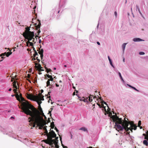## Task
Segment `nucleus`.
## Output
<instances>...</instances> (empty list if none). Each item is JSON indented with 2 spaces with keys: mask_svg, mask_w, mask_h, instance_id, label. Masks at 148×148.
Wrapping results in <instances>:
<instances>
[{
  "mask_svg": "<svg viewBox=\"0 0 148 148\" xmlns=\"http://www.w3.org/2000/svg\"><path fill=\"white\" fill-rule=\"evenodd\" d=\"M23 112L27 115H29L31 117L29 118L30 120L29 122L30 123L29 125H31L32 123L31 121H34L37 127H39L40 129H42L44 126L46 124L45 121L44 120L43 117L40 116V113L39 111L32 105H31L28 103L24 102L23 104Z\"/></svg>",
  "mask_w": 148,
  "mask_h": 148,
  "instance_id": "nucleus-1",
  "label": "nucleus"
},
{
  "mask_svg": "<svg viewBox=\"0 0 148 148\" xmlns=\"http://www.w3.org/2000/svg\"><path fill=\"white\" fill-rule=\"evenodd\" d=\"M115 115L113 116L112 117V119L113 122H115L114 128H116V130H123L124 129L127 132L126 134H129L130 132L128 131L130 129L128 128H126L124 121L122 120L121 118H119L115 113Z\"/></svg>",
  "mask_w": 148,
  "mask_h": 148,
  "instance_id": "nucleus-2",
  "label": "nucleus"
},
{
  "mask_svg": "<svg viewBox=\"0 0 148 148\" xmlns=\"http://www.w3.org/2000/svg\"><path fill=\"white\" fill-rule=\"evenodd\" d=\"M26 29L28 32L23 33V36L27 39L29 41H31L34 36V34L33 32L29 31L30 29L28 27H26Z\"/></svg>",
  "mask_w": 148,
  "mask_h": 148,
  "instance_id": "nucleus-3",
  "label": "nucleus"
},
{
  "mask_svg": "<svg viewBox=\"0 0 148 148\" xmlns=\"http://www.w3.org/2000/svg\"><path fill=\"white\" fill-rule=\"evenodd\" d=\"M56 136V134L53 130H51L49 132V134L47 136V139L52 145V147H54V145H53L54 141L53 139H52V138H55Z\"/></svg>",
  "mask_w": 148,
  "mask_h": 148,
  "instance_id": "nucleus-4",
  "label": "nucleus"
},
{
  "mask_svg": "<svg viewBox=\"0 0 148 148\" xmlns=\"http://www.w3.org/2000/svg\"><path fill=\"white\" fill-rule=\"evenodd\" d=\"M125 119L126 118H125L124 119V121L126 128H129V130H130L132 132V130L133 129V126L134 125V122L132 121H127L128 120V119L127 118V120H126Z\"/></svg>",
  "mask_w": 148,
  "mask_h": 148,
  "instance_id": "nucleus-5",
  "label": "nucleus"
},
{
  "mask_svg": "<svg viewBox=\"0 0 148 148\" xmlns=\"http://www.w3.org/2000/svg\"><path fill=\"white\" fill-rule=\"evenodd\" d=\"M27 97L28 99L33 101H36L39 98L38 96L33 95L32 94H28Z\"/></svg>",
  "mask_w": 148,
  "mask_h": 148,
  "instance_id": "nucleus-6",
  "label": "nucleus"
},
{
  "mask_svg": "<svg viewBox=\"0 0 148 148\" xmlns=\"http://www.w3.org/2000/svg\"><path fill=\"white\" fill-rule=\"evenodd\" d=\"M38 24L37 25L36 23H34V25L35 26L36 30H37V32L38 33V35L40 32V30H38V29H39L40 27L41 24L40 21L39 19H38Z\"/></svg>",
  "mask_w": 148,
  "mask_h": 148,
  "instance_id": "nucleus-7",
  "label": "nucleus"
},
{
  "mask_svg": "<svg viewBox=\"0 0 148 148\" xmlns=\"http://www.w3.org/2000/svg\"><path fill=\"white\" fill-rule=\"evenodd\" d=\"M14 51L15 49H9L7 50L8 52H6L4 53H3L0 54V56H10L12 54V51Z\"/></svg>",
  "mask_w": 148,
  "mask_h": 148,
  "instance_id": "nucleus-8",
  "label": "nucleus"
},
{
  "mask_svg": "<svg viewBox=\"0 0 148 148\" xmlns=\"http://www.w3.org/2000/svg\"><path fill=\"white\" fill-rule=\"evenodd\" d=\"M20 98H21V101H22V102L21 103V106H22V108H21V109L23 110V111H22L23 112V109H22V108L23 107V103L24 102H25V103H28V104H29L30 105H32L31 104H30L29 103V102L28 101H26L25 99H24V98L23 97H22V95L21 94H20Z\"/></svg>",
  "mask_w": 148,
  "mask_h": 148,
  "instance_id": "nucleus-9",
  "label": "nucleus"
},
{
  "mask_svg": "<svg viewBox=\"0 0 148 148\" xmlns=\"http://www.w3.org/2000/svg\"><path fill=\"white\" fill-rule=\"evenodd\" d=\"M16 89H16V88L14 89L13 90V91H14V93L16 94V99L18 100L19 101H20V97H19V95H18V94L17 93V92H16V91H17Z\"/></svg>",
  "mask_w": 148,
  "mask_h": 148,
  "instance_id": "nucleus-10",
  "label": "nucleus"
},
{
  "mask_svg": "<svg viewBox=\"0 0 148 148\" xmlns=\"http://www.w3.org/2000/svg\"><path fill=\"white\" fill-rule=\"evenodd\" d=\"M133 41L135 42H139L140 41H144V40L140 38H135L133 39Z\"/></svg>",
  "mask_w": 148,
  "mask_h": 148,
  "instance_id": "nucleus-11",
  "label": "nucleus"
},
{
  "mask_svg": "<svg viewBox=\"0 0 148 148\" xmlns=\"http://www.w3.org/2000/svg\"><path fill=\"white\" fill-rule=\"evenodd\" d=\"M37 62V61H35V62H34V63H35L36 65L35 67L36 69H37V70H38L39 69H40V68H42V67L41 66L40 64H38V66H37V65L38 64L36 62Z\"/></svg>",
  "mask_w": 148,
  "mask_h": 148,
  "instance_id": "nucleus-12",
  "label": "nucleus"
},
{
  "mask_svg": "<svg viewBox=\"0 0 148 148\" xmlns=\"http://www.w3.org/2000/svg\"><path fill=\"white\" fill-rule=\"evenodd\" d=\"M38 109L39 110H38V111H39L40 113V115H41V114L44 115V113L43 112V111L42 110V109L40 105L38 106Z\"/></svg>",
  "mask_w": 148,
  "mask_h": 148,
  "instance_id": "nucleus-13",
  "label": "nucleus"
},
{
  "mask_svg": "<svg viewBox=\"0 0 148 148\" xmlns=\"http://www.w3.org/2000/svg\"><path fill=\"white\" fill-rule=\"evenodd\" d=\"M93 96L94 99L96 98V96H93V95H90V96H89L88 97V98H89L88 100H89V101L90 102H91L92 101V97H93Z\"/></svg>",
  "mask_w": 148,
  "mask_h": 148,
  "instance_id": "nucleus-14",
  "label": "nucleus"
},
{
  "mask_svg": "<svg viewBox=\"0 0 148 148\" xmlns=\"http://www.w3.org/2000/svg\"><path fill=\"white\" fill-rule=\"evenodd\" d=\"M36 56H33V57L32 58V60H37V61H38V62H40V59L38 58V57H36Z\"/></svg>",
  "mask_w": 148,
  "mask_h": 148,
  "instance_id": "nucleus-15",
  "label": "nucleus"
},
{
  "mask_svg": "<svg viewBox=\"0 0 148 148\" xmlns=\"http://www.w3.org/2000/svg\"><path fill=\"white\" fill-rule=\"evenodd\" d=\"M38 53L40 55V56H43V49H39V50H38Z\"/></svg>",
  "mask_w": 148,
  "mask_h": 148,
  "instance_id": "nucleus-16",
  "label": "nucleus"
},
{
  "mask_svg": "<svg viewBox=\"0 0 148 148\" xmlns=\"http://www.w3.org/2000/svg\"><path fill=\"white\" fill-rule=\"evenodd\" d=\"M38 96H39V97L40 98L39 99L40 101H43L44 100V96L41 94H39V95H38Z\"/></svg>",
  "mask_w": 148,
  "mask_h": 148,
  "instance_id": "nucleus-17",
  "label": "nucleus"
},
{
  "mask_svg": "<svg viewBox=\"0 0 148 148\" xmlns=\"http://www.w3.org/2000/svg\"><path fill=\"white\" fill-rule=\"evenodd\" d=\"M42 141L46 143L47 144H49L50 145H51L52 146V145L50 143V142L47 139V140H42Z\"/></svg>",
  "mask_w": 148,
  "mask_h": 148,
  "instance_id": "nucleus-18",
  "label": "nucleus"
},
{
  "mask_svg": "<svg viewBox=\"0 0 148 148\" xmlns=\"http://www.w3.org/2000/svg\"><path fill=\"white\" fill-rule=\"evenodd\" d=\"M39 98H39L38 99H37L36 101H36L37 102L38 106L40 105V104L42 102L40 101V100Z\"/></svg>",
  "mask_w": 148,
  "mask_h": 148,
  "instance_id": "nucleus-19",
  "label": "nucleus"
},
{
  "mask_svg": "<svg viewBox=\"0 0 148 148\" xmlns=\"http://www.w3.org/2000/svg\"><path fill=\"white\" fill-rule=\"evenodd\" d=\"M108 110L109 112V116H110L111 118L112 119V117L113 115H112V113L110 112H109V111L110 110V109L108 108Z\"/></svg>",
  "mask_w": 148,
  "mask_h": 148,
  "instance_id": "nucleus-20",
  "label": "nucleus"
},
{
  "mask_svg": "<svg viewBox=\"0 0 148 148\" xmlns=\"http://www.w3.org/2000/svg\"><path fill=\"white\" fill-rule=\"evenodd\" d=\"M127 85H128V86H129L130 88H132V89H134L135 90H136L138 92L139 91V90H137L133 86H132L131 85H130L129 84H127Z\"/></svg>",
  "mask_w": 148,
  "mask_h": 148,
  "instance_id": "nucleus-21",
  "label": "nucleus"
},
{
  "mask_svg": "<svg viewBox=\"0 0 148 148\" xmlns=\"http://www.w3.org/2000/svg\"><path fill=\"white\" fill-rule=\"evenodd\" d=\"M45 68L46 69V71L47 73H49V72L52 71V70L50 69H48L47 68L46 66H45Z\"/></svg>",
  "mask_w": 148,
  "mask_h": 148,
  "instance_id": "nucleus-22",
  "label": "nucleus"
},
{
  "mask_svg": "<svg viewBox=\"0 0 148 148\" xmlns=\"http://www.w3.org/2000/svg\"><path fill=\"white\" fill-rule=\"evenodd\" d=\"M127 44V43H124L122 45V48L123 50H124L125 49L126 45Z\"/></svg>",
  "mask_w": 148,
  "mask_h": 148,
  "instance_id": "nucleus-23",
  "label": "nucleus"
},
{
  "mask_svg": "<svg viewBox=\"0 0 148 148\" xmlns=\"http://www.w3.org/2000/svg\"><path fill=\"white\" fill-rule=\"evenodd\" d=\"M55 126L54 123L52 122L51 123V127L52 129H53Z\"/></svg>",
  "mask_w": 148,
  "mask_h": 148,
  "instance_id": "nucleus-24",
  "label": "nucleus"
},
{
  "mask_svg": "<svg viewBox=\"0 0 148 148\" xmlns=\"http://www.w3.org/2000/svg\"><path fill=\"white\" fill-rule=\"evenodd\" d=\"M143 143L144 145H145L146 146H147L148 145L147 141L146 140H145L143 141Z\"/></svg>",
  "mask_w": 148,
  "mask_h": 148,
  "instance_id": "nucleus-25",
  "label": "nucleus"
},
{
  "mask_svg": "<svg viewBox=\"0 0 148 148\" xmlns=\"http://www.w3.org/2000/svg\"><path fill=\"white\" fill-rule=\"evenodd\" d=\"M55 139H53V143H56V142H57V143H58V137H56H56H55Z\"/></svg>",
  "mask_w": 148,
  "mask_h": 148,
  "instance_id": "nucleus-26",
  "label": "nucleus"
},
{
  "mask_svg": "<svg viewBox=\"0 0 148 148\" xmlns=\"http://www.w3.org/2000/svg\"><path fill=\"white\" fill-rule=\"evenodd\" d=\"M51 93V92L50 91H49L48 92V94L47 95H46L45 96H47V97L48 98H49V100H51V99H50V96L49 95H50V93Z\"/></svg>",
  "mask_w": 148,
  "mask_h": 148,
  "instance_id": "nucleus-27",
  "label": "nucleus"
},
{
  "mask_svg": "<svg viewBox=\"0 0 148 148\" xmlns=\"http://www.w3.org/2000/svg\"><path fill=\"white\" fill-rule=\"evenodd\" d=\"M27 44H29L31 46H33L34 45L33 43L31 42H30L29 41H27Z\"/></svg>",
  "mask_w": 148,
  "mask_h": 148,
  "instance_id": "nucleus-28",
  "label": "nucleus"
},
{
  "mask_svg": "<svg viewBox=\"0 0 148 148\" xmlns=\"http://www.w3.org/2000/svg\"><path fill=\"white\" fill-rule=\"evenodd\" d=\"M46 84H47V86H46L47 87L51 85V84H50V81L49 79H48V80L46 82Z\"/></svg>",
  "mask_w": 148,
  "mask_h": 148,
  "instance_id": "nucleus-29",
  "label": "nucleus"
},
{
  "mask_svg": "<svg viewBox=\"0 0 148 148\" xmlns=\"http://www.w3.org/2000/svg\"><path fill=\"white\" fill-rule=\"evenodd\" d=\"M54 143L55 145V147L56 148H59V146L58 145V143L57 142H56V143Z\"/></svg>",
  "mask_w": 148,
  "mask_h": 148,
  "instance_id": "nucleus-30",
  "label": "nucleus"
},
{
  "mask_svg": "<svg viewBox=\"0 0 148 148\" xmlns=\"http://www.w3.org/2000/svg\"><path fill=\"white\" fill-rule=\"evenodd\" d=\"M79 130H83L85 132L87 131V129L85 127H82L80 128L79 129Z\"/></svg>",
  "mask_w": 148,
  "mask_h": 148,
  "instance_id": "nucleus-31",
  "label": "nucleus"
},
{
  "mask_svg": "<svg viewBox=\"0 0 148 148\" xmlns=\"http://www.w3.org/2000/svg\"><path fill=\"white\" fill-rule=\"evenodd\" d=\"M100 99L101 101V103H104V104H106V105H107L106 103L102 99H101V97H100Z\"/></svg>",
  "mask_w": 148,
  "mask_h": 148,
  "instance_id": "nucleus-32",
  "label": "nucleus"
},
{
  "mask_svg": "<svg viewBox=\"0 0 148 148\" xmlns=\"http://www.w3.org/2000/svg\"><path fill=\"white\" fill-rule=\"evenodd\" d=\"M147 136H146L145 137V139L148 140V131H147L146 132Z\"/></svg>",
  "mask_w": 148,
  "mask_h": 148,
  "instance_id": "nucleus-33",
  "label": "nucleus"
},
{
  "mask_svg": "<svg viewBox=\"0 0 148 148\" xmlns=\"http://www.w3.org/2000/svg\"><path fill=\"white\" fill-rule=\"evenodd\" d=\"M45 76H47L48 78H50L52 77V75H49V74H46L45 75Z\"/></svg>",
  "mask_w": 148,
  "mask_h": 148,
  "instance_id": "nucleus-34",
  "label": "nucleus"
},
{
  "mask_svg": "<svg viewBox=\"0 0 148 148\" xmlns=\"http://www.w3.org/2000/svg\"><path fill=\"white\" fill-rule=\"evenodd\" d=\"M5 58L3 56H0V62L2 61Z\"/></svg>",
  "mask_w": 148,
  "mask_h": 148,
  "instance_id": "nucleus-35",
  "label": "nucleus"
},
{
  "mask_svg": "<svg viewBox=\"0 0 148 148\" xmlns=\"http://www.w3.org/2000/svg\"><path fill=\"white\" fill-rule=\"evenodd\" d=\"M31 121L34 122V123H33L32 125V127H35L36 126V123H35V121H33L32 120Z\"/></svg>",
  "mask_w": 148,
  "mask_h": 148,
  "instance_id": "nucleus-36",
  "label": "nucleus"
},
{
  "mask_svg": "<svg viewBox=\"0 0 148 148\" xmlns=\"http://www.w3.org/2000/svg\"><path fill=\"white\" fill-rule=\"evenodd\" d=\"M45 131L44 133L46 134V135H47V136L49 134V133H48V131H47V129H46L45 130Z\"/></svg>",
  "mask_w": 148,
  "mask_h": 148,
  "instance_id": "nucleus-37",
  "label": "nucleus"
},
{
  "mask_svg": "<svg viewBox=\"0 0 148 148\" xmlns=\"http://www.w3.org/2000/svg\"><path fill=\"white\" fill-rule=\"evenodd\" d=\"M139 54L140 55H144L145 54V53L141 51V52H140L139 53Z\"/></svg>",
  "mask_w": 148,
  "mask_h": 148,
  "instance_id": "nucleus-38",
  "label": "nucleus"
},
{
  "mask_svg": "<svg viewBox=\"0 0 148 148\" xmlns=\"http://www.w3.org/2000/svg\"><path fill=\"white\" fill-rule=\"evenodd\" d=\"M137 126L136 125H134L133 126V129H134V130H136L137 129Z\"/></svg>",
  "mask_w": 148,
  "mask_h": 148,
  "instance_id": "nucleus-39",
  "label": "nucleus"
},
{
  "mask_svg": "<svg viewBox=\"0 0 148 148\" xmlns=\"http://www.w3.org/2000/svg\"><path fill=\"white\" fill-rule=\"evenodd\" d=\"M141 125V121H139L138 123V126L140 127V125Z\"/></svg>",
  "mask_w": 148,
  "mask_h": 148,
  "instance_id": "nucleus-40",
  "label": "nucleus"
},
{
  "mask_svg": "<svg viewBox=\"0 0 148 148\" xmlns=\"http://www.w3.org/2000/svg\"><path fill=\"white\" fill-rule=\"evenodd\" d=\"M42 68H40L38 70L39 72H41V71H44V70L42 69Z\"/></svg>",
  "mask_w": 148,
  "mask_h": 148,
  "instance_id": "nucleus-41",
  "label": "nucleus"
},
{
  "mask_svg": "<svg viewBox=\"0 0 148 148\" xmlns=\"http://www.w3.org/2000/svg\"><path fill=\"white\" fill-rule=\"evenodd\" d=\"M53 78L52 77H51L49 79H49L50 81H52L53 80Z\"/></svg>",
  "mask_w": 148,
  "mask_h": 148,
  "instance_id": "nucleus-42",
  "label": "nucleus"
},
{
  "mask_svg": "<svg viewBox=\"0 0 148 148\" xmlns=\"http://www.w3.org/2000/svg\"><path fill=\"white\" fill-rule=\"evenodd\" d=\"M80 101H84V102L86 101L85 100L84 98V97H82V98L80 99H79Z\"/></svg>",
  "mask_w": 148,
  "mask_h": 148,
  "instance_id": "nucleus-43",
  "label": "nucleus"
},
{
  "mask_svg": "<svg viewBox=\"0 0 148 148\" xmlns=\"http://www.w3.org/2000/svg\"><path fill=\"white\" fill-rule=\"evenodd\" d=\"M109 62H110V65L112 66L113 67H114L113 66V64H112V61L111 60L110 61H109Z\"/></svg>",
  "mask_w": 148,
  "mask_h": 148,
  "instance_id": "nucleus-44",
  "label": "nucleus"
},
{
  "mask_svg": "<svg viewBox=\"0 0 148 148\" xmlns=\"http://www.w3.org/2000/svg\"><path fill=\"white\" fill-rule=\"evenodd\" d=\"M16 82L15 81H14L13 82V86L14 85H16Z\"/></svg>",
  "mask_w": 148,
  "mask_h": 148,
  "instance_id": "nucleus-45",
  "label": "nucleus"
},
{
  "mask_svg": "<svg viewBox=\"0 0 148 148\" xmlns=\"http://www.w3.org/2000/svg\"><path fill=\"white\" fill-rule=\"evenodd\" d=\"M51 111L49 110V111L48 114H50V116H51Z\"/></svg>",
  "mask_w": 148,
  "mask_h": 148,
  "instance_id": "nucleus-46",
  "label": "nucleus"
},
{
  "mask_svg": "<svg viewBox=\"0 0 148 148\" xmlns=\"http://www.w3.org/2000/svg\"><path fill=\"white\" fill-rule=\"evenodd\" d=\"M15 78H16V76L14 77L13 78L12 77L11 79V82H13L14 79Z\"/></svg>",
  "mask_w": 148,
  "mask_h": 148,
  "instance_id": "nucleus-47",
  "label": "nucleus"
},
{
  "mask_svg": "<svg viewBox=\"0 0 148 148\" xmlns=\"http://www.w3.org/2000/svg\"><path fill=\"white\" fill-rule=\"evenodd\" d=\"M47 126H44L43 129L44 130H45L46 129H47L46 128H47Z\"/></svg>",
  "mask_w": 148,
  "mask_h": 148,
  "instance_id": "nucleus-48",
  "label": "nucleus"
},
{
  "mask_svg": "<svg viewBox=\"0 0 148 148\" xmlns=\"http://www.w3.org/2000/svg\"><path fill=\"white\" fill-rule=\"evenodd\" d=\"M54 129H55V130H56V131L57 132H58V129H57V128L56 127H55Z\"/></svg>",
  "mask_w": 148,
  "mask_h": 148,
  "instance_id": "nucleus-49",
  "label": "nucleus"
},
{
  "mask_svg": "<svg viewBox=\"0 0 148 148\" xmlns=\"http://www.w3.org/2000/svg\"><path fill=\"white\" fill-rule=\"evenodd\" d=\"M114 14L116 17L117 16V13L116 11L114 12Z\"/></svg>",
  "mask_w": 148,
  "mask_h": 148,
  "instance_id": "nucleus-50",
  "label": "nucleus"
},
{
  "mask_svg": "<svg viewBox=\"0 0 148 148\" xmlns=\"http://www.w3.org/2000/svg\"><path fill=\"white\" fill-rule=\"evenodd\" d=\"M119 77H120L121 78V77H122V76L121 75V73H120V72H119Z\"/></svg>",
  "mask_w": 148,
  "mask_h": 148,
  "instance_id": "nucleus-51",
  "label": "nucleus"
},
{
  "mask_svg": "<svg viewBox=\"0 0 148 148\" xmlns=\"http://www.w3.org/2000/svg\"><path fill=\"white\" fill-rule=\"evenodd\" d=\"M13 87H14V88H16V89H17V86L16 85H14L13 86Z\"/></svg>",
  "mask_w": 148,
  "mask_h": 148,
  "instance_id": "nucleus-52",
  "label": "nucleus"
},
{
  "mask_svg": "<svg viewBox=\"0 0 148 148\" xmlns=\"http://www.w3.org/2000/svg\"><path fill=\"white\" fill-rule=\"evenodd\" d=\"M136 10L137 9L138 10V9H139L138 6L137 5H136Z\"/></svg>",
  "mask_w": 148,
  "mask_h": 148,
  "instance_id": "nucleus-53",
  "label": "nucleus"
},
{
  "mask_svg": "<svg viewBox=\"0 0 148 148\" xmlns=\"http://www.w3.org/2000/svg\"><path fill=\"white\" fill-rule=\"evenodd\" d=\"M50 122V119L49 118L48 119V120H47V123H49Z\"/></svg>",
  "mask_w": 148,
  "mask_h": 148,
  "instance_id": "nucleus-54",
  "label": "nucleus"
},
{
  "mask_svg": "<svg viewBox=\"0 0 148 148\" xmlns=\"http://www.w3.org/2000/svg\"><path fill=\"white\" fill-rule=\"evenodd\" d=\"M97 44H98V45H100V43L99 42H97Z\"/></svg>",
  "mask_w": 148,
  "mask_h": 148,
  "instance_id": "nucleus-55",
  "label": "nucleus"
},
{
  "mask_svg": "<svg viewBox=\"0 0 148 148\" xmlns=\"http://www.w3.org/2000/svg\"><path fill=\"white\" fill-rule=\"evenodd\" d=\"M30 77V75H29V74H28L27 75V77L28 78H29Z\"/></svg>",
  "mask_w": 148,
  "mask_h": 148,
  "instance_id": "nucleus-56",
  "label": "nucleus"
},
{
  "mask_svg": "<svg viewBox=\"0 0 148 148\" xmlns=\"http://www.w3.org/2000/svg\"><path fill=\"white\" fill-rule=\"evenodd\" d=\"M108 58L109 61H110L111 60V59H110L109 56H108Z\"/></svg>",
  "mask_w": 148,
  "mask_h": 148,
  "instance_id": "nucleus-57",
  "label": "nucleus"
},
{
  "mask_svg": "<svg viewBox=\"0 0 148 148\" xmlns=\"http://www.w3.org/2000/svg\"><path fill=\"white\" fill-rule=\"evenodd\" d=\"M97 104L98 105V106L100 107V108H101V105L100 104H99V103H97Z\"/></svg>",
  "mask_w": 148,
  "mask_h": 148,
  "instance_id": "nucleus-58",
  "label": "nucleus"
},
{
  "mask_svg": "<svg viewBox=\"0 0 148 148\" xmlns=\"http://www.w3.org/2000/svg\"><path fill=\"white\" fill-rule=\"evenodd\" d=\"M33 40H32L33 42H34V43H35V39L34 38V37L33 38Z\"/></svg>",
  "mask_w": 148,
  "mask_h": 148,
  "instance_id": "nucleus-59",
  "label": "nucleus"
},
{
  "mask_svg": "<svg viewBox=\"0 0 148 148\" xmlns=\"http://www.w3.org/2000/svg\"><path fill=\"white\" fill-rule=\"evenodd\" d=\"M138 12H139V13H140V15H141L142 16V13H141L140 11H139Z\"/></svg>",
  "mask_w": 148,
  "mask_h": 148,
  "instance_id": "nucleus-60",
  "label": "nucleus"
},
{
  "mask_svg": "<svg viewBox=\"0 0 148 148\" xmlns=\"http://www.w3.org/2000/svg\"><path fill=\"white\" fill-rule=\"evenodd\" d=\"M41 115H42L43 116H45V119H46V116H45L44 115H44H43V114H41Z\"/></svg>",
  "mask_w": 148,
  "mask_h": 148,
  "instance_id": "nucleus-61",
  "label": "nucleus"
},
{
  "mask_svg": "<svg viewBox=\"0 0 148 148\" xmlns=\"http://www.w3.org/2000/svg\"><path fill=\"white\" fill-rule=\"evenodd\" d=\"M43 91H43V90H42V89L41 90V93H42L43 92Z\"/></svg>",
  "mask_w": 148,
  "mask_h": 148,
  "instance_id": "nucleus-62",
  "label": "nucleus"
},
{
  "mask_svg": "<svg viewBox=\"0 0 148 148\" xmlns=\"http://www.w3.org/2000/svg\"><path fill=\"white\" fill-rule=\"evenodd\" d=\"M121 79L123 82H124V80L123 79L122 77H121Z\"/></svg>",
  "mask_w": 148,
  "mask_h": 148,
  "instance_id": "nucleus-63",
  "label": "nucleus"
},
{
  "mask_svg": "<svg viewBox=\"0 0 148 148\" xmlns=\"http://www.w3.org/2000/svg\"><path fill=\"white\" fill-rule=\"evenodd\" d=\"M56 87H58V86H59V85L58 84H56Z\"/></svg>",
  "mask_w": 148,
  "mask_h": 148,
  "instance_id": "nucleus-64",
  "label": "nucleus"
}]
</instances>
